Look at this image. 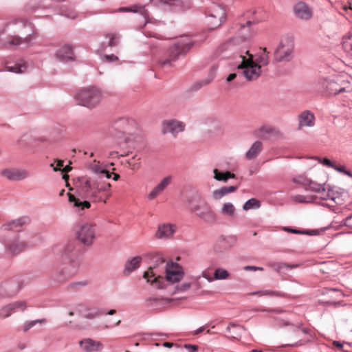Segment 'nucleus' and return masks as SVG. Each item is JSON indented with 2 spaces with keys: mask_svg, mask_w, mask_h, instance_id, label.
Listing matches in <instances>:
<instances>
[{
  "mask_svg": "<svg viewBox=\"0 0 352 352\" xmlns=\"http://www.w3.org/2000/svg\"><path fill=\"white\" fill-rule=\"evenodd\" d=\"M79 250L74 242H70L65 247L60 261L54 266L50 274V278L56 285L65 284L78 272L80 261Z\"/></svg>",
  "mask_w": 352,
  "mask_h": 352,
  "instance_id": "nucleus-1",
  "label": "nucleus"
},
{
  "mask_svg": "<svg viewBox=\"0 0 352 352\" xmlns=\"http://www.w3.org/2000/svg\"><path fill=\"white\" fill-rule=\"evenodd\" d=\"M37 36L32 24L26 19H14L0 32V43L5 47L25 45L30 46Z\"/></svg>",
  "mask_w": 352,
  "mask_h": 352,
  "instance_id": "nucleus-2",
  "label": "nucleus"
},
{
  "mask_svg": "<svg viewBox=\"0 0 352 352\" xmlns=\"http://www.w3.org/2000/svg\"><path fill=\"white\" fill-rule=\"evenodd\" d=\"M226 45L227 49L239 46V56L242 59L241 64L237 67L239 75L243 76L248 81L255 80L261 76V65L253 60V56L249 53L247 38H234L229 41Z\"/></svg>",
  "mask_w": 352,
  "mask_h": 352,
  "instance_id": "nucleus-3",
  "label": "nucleus"
},
{
  "mask_svg": "<svg viewBox=\"0 0 352 352\" xmlns=\"http://www.w3.org/2000/svg\"><path fill=\"white\" fill-rule=\"evenodd\" d=\"M194 45V41L187 36H183L176 39L167 50L164 57L162 58L159 63L163 67H172L174 63L182 56L186 53Z\"/></svg>",
  "mask_w": 352,
  "mask_h": 352,
  "instance_id": "nucleus-4",
  "label": "nucleus"
},
{
  "mask_svg": "<svg viewBox=\"0 0 352 352\" xmlns=\"http://www.w3.org/2000/svg\"><path fill=\"white\" fill-rule=\"evenodd\" d=\"M111 185L102 179H85L82 182V189L89 197L96 202L106 203L111 196Z\"/></svg>",
  "mask_w": 352,
  "mask_h": 352,
  "instance_id": "nucleus-5",
  "label": "nucleus"
},
{
  "mask_svg": "<svg viewBox=\"0 0 352 352\" xmlns=\"http://www.w3.org/2000/svg\"><path fill=\"white\" fill-rule=\"evenodd\" d=\"M188 206L192 212L206 222L213 223L216 215L209 204L197 192H193L188 198Z\"/></svg>",
  "mask_w": 352,
  "mask_h": 352,
  "instance_id": "nucleus-6",
  "label": "nucleus"
},
{
  "mask_svg": "<svg viewBox=\"0 0 352 352\" xmlns=\"http://www.w3.org/2000/svg\"><path fill=\"white\" fill-rule=\"evenodd\" d=\"M320 83L331 95L352 93V78L346 74L335 75L323 78Z\"/></svg>",
  "mask_w": 352,
  "mask_h": 352,
  "instance_id": "nucleus-7",
  "label": "nucleus"
},
{
  "mask_svg": "<svg viewBox=\"0 0 352 352\" xmlns=\"http://www.w3.org/2000/svg\"><path fill=\"white\" fill-rule=\"evenodd\" d=\"M153 261V265L144 272L143 277L146 279L147 282L155 285L157 288H163L164 278L161 275V272L162 271V267L166 264V261L163 255L160 253L154 255Z\"/></svg>",
  "mask_w": 352,
  "mask_h": 352,
  "instance_id": "nucleus-8",
  "label": "nucleus"
},
{
  "mask_svg": "<svg viewBox=\"0 0 352 352\" xmlns=\"http://www.w3.org/2000/svg\"><path fill=\"white\" fill-rule=\"evenodd\" d=\"M294 38L292 36H283L274 52V60L278 63L289 62L294 57Z\"/></svg>",
  "mask_w": 352,
  "mask_h": 352,
  "instance_id": "nucleus-9",
  "label": "nucleus"
},
{
  "mask_svg": "<svg viewBox=\"0 0 352 352\" xmlns=\"http://www.w3.org/2000/svg\"><path fill=\"white\" fill-rule=\"evenodd\" d=\"M75 99L78 104L92 109L100 102L102 94L99 89L88 87L78 91L75 96Z\"/></svg>",
  "mask_w": 352,
  "mask_h": 352,
  "instance_id": "nucleus-10",
  "label": "nucleus"
},
{
  "mask_svg": "<svg viewBox=\"0 0 352 352\" xmlns=\"http://www.w3.org/2000/svg\"><path fill=\"white\" fill-rule=\"evenodd\" d=\"M78 239L85 245L90 246L96 237V226L92 223L82 224L76 232Z\"/></svg>",
  "mask_w": 352,
  "mask_h": 352,
  "instance_id": "nucleus-11",
  "label": "nucleus"
},
{
  "mask_svg": "<svg viewBox=\"0 0 352 352\" xmlns=\"http://www.w3.org/2000/svg\"><path fill=\"white\" fill-rule=\"evenodd\" d=\"M161 274H165V279L170 283L181 280L184 276V271L179 264L173 261L167 262L162 267Z\"/></svg>",
  "mask_w": 352,
  "mask_h": 352,
  "instance_id": "nucleus-12",
  "label": "nucleus"
},
{
  "mask_svg": "<svg viewBox=\"0 0 352 352\" xmlns=\"http://www.w3.org/2000/svg\"><path fill=\"white\" fill-rule=\"evenodd\" d=\"M23 283L19 276L9 278L1 283L0 286V294L5 297L15 296L23 287Z\"/></svg>",
  "mask_w": 352,
  "mask_h": 352,
  "instance_id": "nucleus-13",
  "label": "nucleus"
},
{
  "mask_svg": "<svg viewBox=\"0 0 352 352\" xmlns=\"http://www.w3.org/2000/svg\"><path fill=\"white\" fill-rule=\"evenodd\" d=\"M134 126L135 122L126 118H122L116 123L115 131H116L113 135L118 138L119 144L129 141V138L126 135L130 134Z\"/></svg>",
  "mask_w": 352,
  "mask_h": 352,
  "instance_id": "nucleus-14",
  "label": "nucleus"
},
{
  "mask_svg": "<svg viewBox=\"0 0 352 352\" xmlns=\"http://www.w3.org/2000/svg\"><path fill=\"white\" fill-rule=\"evenodd\" d=\"M208 23L211 28L219 27L226 19V11L219 5L213 4L208 11Z\"/></svg>",
  "mask_w": 352,
  "mask_h": 352,
  "instance_id": "nucleus-15",
  "label": "nucleus"
},
{
  "mask_svg": "<svg viewBox=\"0 0 352 352\" xmlns=\"http://www.w3.org/2000/svg\"><path fill=\"white\" fill-rule=\"evenodd\" d=\"M293 11L296 17L302 21H309L314 15L313 8L302 1L295 3Z\"/></svg>",
  "mask_w": 352,
  "mask_h": 352,
  "instance_id": "nucleus-16",
  "label": "nucleus"
},
{
  "mask_svg": "<svg viewBox=\"0 0 352 352\" xmlns=\"http://www.w3.org/2000/svg\"><path fill=\"white\" fill-rule=\"evenodd\" d=\"M1 175L11 181H21L30 176V173L26 169L6 168L1 170Z\"/></svg>",
  "mask_w": 352,
  "mask_h": 352,
  "instance_id": "nucleus-17",
  "label": "nucleus"
},
{
  "mask_svg": "<svg viewBox=\"0 0 352 352\" xmlns=\"http://www.w3.org/2000/svg\"><path fill=\"white\" fill-rule=\"evenodd\" d=\"M185 124L176 120H165L162 123V132L164 133H170L176 136L178 133L184 130Z\"/></svg>",
  "mask_w": 352,
  "mask_h": 352,
  "instance_id": "nucleus-18",
  "label": "nucleus"
},
{
  "mask_svg": "<svg viewBox=\"0 0 352 352\" xmlns=\"http://www.w3.org/2000/svg\"><path fill=\"white\" fill-rule=\"evenodd\" d=\"M172 177L167 176L164 177L152 190L148 194L147 199L150 201L155 199L161 195L166 187L170 184Z\"/></svg>",
  "mask_w": 352,
  "mask_h": 352,
  "instance_id": "nucleus-19",
  "label": "nucleus"
},
{
  "mask_svg": "<svg viewBox=\"0 0 352 352\" xmlns=\"http://www.w3.org/2000/svg\"><path fill=\"white\" fill-rule=\"evenodd\" d=\"M177 228L175 224L164 223L160 225L156 231L155 236L157 239L169 238L175 234Z\"/></svg>",
  "mask_w": 352,
  "mask_h": 352,
  "instance_id": "nucleus-20",
  "label": "nucleus"
},
{
  "mask_svg": "<svg viewBox=\"0 0 352 352\" xmlns=\"http://www.w3.org/2000/svg\"><path fill=\"white\" fill-rule=\"evenodd\" d=\"M26 246L27 244L24 241L19 240H14L6 244L7 253L12 256L21 253L26 248Z\"/></svg>",
  "mask_w": 352,
  "mask_h": 352,
  "instance_id": "nucleus-21",
  "label": "nucleus"
},
{
  "mask_svg": "<svg viewBox=\"0 0 352 352\" xmlns=\"http://www.w3.org/2000/svg\"><path fill=\"white\" fill-rule=\"evenodd\" d=\"M142 258L140 256H136L127 260L124 265V274L129 275L132 272L140 267Z\"/></svg>",
  "mask_w": 352,
  "mask_h": 352,
  "instance_id": "nucleus-22",
  "label": "nucleus"
},
{
  "mask_svg": "<svg viewBox=\"0 0 352 352\" xmlns=\"http://www.w3.org/2000/svg\"><path fill=\"white\" fill-rule=\"evenodd\" d=\"M26 223L27 221L25 218H20L3 223L1 226V230L3 231H19L20 228Z\"/></svg>",
  "mask_w": 352,
  "mask_h": 352,
  "instance_id": "nucleus-23",
  "label": "nucleus"
},
{
  "mask_svg": "<svg viewBox=\"0 0 352 352\" xmlns=\"http://www.w3.org/2000/svg\"><path fill=\"white\" fill-rule=\"evenodd\" d=\"M56 57L63 61H67L74 59V54L71 46L65 45L61 47L56 52Z\"/></svg>",
  "mask_w": 352,
  "mask_h": 352,
  "instance_id": "nucleus-24",
  "label": "nucleus"
},
{
  "mask_svg": "<svg viewBox=\"0 0 352 352\" xmlns=\"http://www.w3.org/2000/svg\"><path fill=\"white\" fill-rule=\"evenodd\" d=\"M80 346L87 352H94L100 350L102 348V344L100 342L95 341L91 339H86L80 341Z\"/></svg>",
  "mask_w": 352,
  "mask_h": 352,
  "instance_id": "nucleus-25",
  "label": "nucleus"
},
{
  "mask_svg": "<svg viewBox=\"0 0 352 352\" xmlns=\"http://www.w3.org/2000/svg\"><path fill=\"white\" fill-rule=\"evenodd\" d=\"M297 182L305 186L307 189L310 190L311 191L318 192L322 188V186L320 184H318L310 179L305 177H299L297 179Z\"/></svg>",
  "mask_w": 352,
  "mask_h": 352,
  "instance_id": "nucleus-26",
  "label": "nucleus"
},
{
  "mask_svg": "<svg viewBox=\"0 0 352 352\" xmlns=\"http://www.w3.org/2000/svg\"><path fill=\"white\" fill-rule=\"evenodd\" d=\"M298 118L299 128L302 126H312L314 124V116L309 111H303L299 115Z\"/></svg>",
  "mask_w": 352,
  "mask_h": 352,
  "instance_id": "nucleus-27",
  "label": "nucleus"
},
{
  "mask_svg": "<svg viewBox=\"0 0 352 352\" xmlns=\"http://www.w3.org/2000/svg\"><path fill=\"white\" fill-rule=\"evenodd\" d=\"M151 1L156 6L167 4L169 6L189 7L190 3V0H151Z\"/></svg>",
  "mask_w": 352,
  "mask_h": 352,
  "instance_id": "nucleus-28",
  "label": "nucleus"
},
{
  "mask_svg": "<svg viewBox=\"0 0 352 352\" xmlns=\"http://www.w3.org/2000/svg\"><path fill=\"white\" fill-rule=\"evenodd\" d=\"M237 186H225L219 189H217L212 192V197L214 200H219L229 193L236 191Z\"/></svg>",
  "mask_w": 352,
  "mask_h": 352,
  "instance_id": "nucleus-29",
  "label": "nucleus"
},
{
  "mask_svg": "<svg viewBox=\"0 0 352 352\" xmlns=\"http://www.w3.org/2000/svg\"><path fill=\"white\" fill-rule=\"evenodd\" d=\"M120 11L122 12H133L135 13H139L142 17L146 21L148 13L146 10L144 6H139V5H133L130 7H123L120 8Z\"/></svg>",
  "mask_w": 352,
  "mask_h": 352,
  "instance_id": "nucleus-30",
  "label": "nucleus"
},
{
  "mask_svg": "<svg viewBox=\"0 0 352 352\" xmlns=\"http://www.w3.org/2000/svg\"><path fill=\"white\" fill-rule=\"evenodd\" d=\"M68 198L69 201L73 204V206L79 210H82L85 208H89L91 206V204L88 201H81L79 199H77L74 195L71 193H68Z\"/></svg>",
  "mask_w": 352,
  "mask_h": 352,
  "instance_id": "nucleus-31",
  "label": "nucleus"
},
{
  "mask_svg": "<svg viewBox=\"0 0 352 352\" xmlns=\"http://www.w3.org/2000/svg\"><path fill=\"white\" fill-rule=\"evenodd\" d=\"M262 147V142L261 141H256L245 153V157L248 160L255 158L261 151Z\"/></svg>",
  "mask_w": 352,
  "mask_h": 352,
  "instance_id": "nucleus-32",
  "label": "nucleus"
},
{
  "mask_svg": "<svg viewBox=\"0 0 352 352\" xmlns=\"http://www.w3.org/2000/svg\"><path fill=\"white\" fill-rule=\"evenodd\" d=\"M214 178L217 181L226 182L230 178H235V175L229 171L220 172L218 169L215 168L213 170Z\"/></svg>",
  "mask_w": 352,
  "mask_h": 352,
  "instance_id": "nucleus-33",
  "label": "nucleus"
},
{
  "mask_svg": "<svg viewBox=\"0 0 352 352\" xmlns=\"http://www.w3.org/2000/svg\"><path fill=\"white\" fill-rule=\"evenodd\" d=\"M79 309V312L81 315L87 318H94L100 315V311L98 309H89L85 307H81Z\"/></svg>",
  "mask_w": 352,
  "mask_h": 352,
  "instance_id": "nucleus-34",
  "label": "nucleus"
},
{
  "mask_svg": "<svg viewBox=\"0 0 352 352\" xmlns=\"http://www.w3.org/2000/svg\"><path fill=\"white\" fill-rule=\"evenodd\" d=\"M317 193L318 195L314 197V199L317 198L322 200L333 199L332 197V192H331L329 190H327L324 185L322 186V188Z\"/></svg>",
  "mask_w": 352,
  "mask_h": 352,
  "instance_id": "nucleus-35",
  "label": "nucleus"
},
{
  "mask_svg": "<svg viewBox=\"0 0 352 352\" xmlns=\"http://www.w3.org/2000/svg\"><path fill=\"white\" fill-rule=\"evenodd\" d=\"M14 312L11 303L3 305L0 308V318L4 319L8 318Z\"/></svg>",
  "mask_w": 352,
  "mask_h": 352,
  "instance_id": "nucleus-36",
  "label": "nucleus"
},
{
  "mask_svg": "<svg viewBox=\"0 0 352 352\" xmlns=\"http://www.w3.org/2000/svg\"><path fill=\"white\" fill-rule=\"evenodd\" d=\"M342 47L346 53L352 56V35L343 38Z\"/></svg>",
  "mask_w": 352,
  "mask_h": 352,
  "instance_id": "nucleus-37",
  "label": "nucleus"
},
{
  "mask_svg": "<svg viewBox=\"0 0 352 352\" xmlns=\"http://www.w3.org/2000/svg\"><path fill=\"white\" fill-rule=\"evenodd\" d=\"M261 203L260 201L254 198L250 199L248 200L243 205V209L244 210H249L251 209H256L260 208Z\"/></svg>",
  "mask_w": 352,
  "mask_h": 352,
  "instance_id": "nucleus-38",
  "label": "nucleus"
},
{
  "mask_svg": "<svg viewBox=\"0 0 352 352\" xmlns=\"http://www.w3.org/2000/svg\"><path fill=\"white\" fill-rule=\"evenodd\" d=\"M250 295H257L258 296H282L283 294L277 291L273 290H261L256 292L251 293Z\"/></svg>",
  "mask_w": 352,
  "mask_h": 352,
  "instance_id": "nucleus-39",
  "label": "nucleus"
},
{
  "mask_svg": "<svg viewBox=\"0 0 352 352\" xmlns=\"http://www.w3.org/2000/svg\"><path fill=\"white\" fill-rule=\"evenodd\" d=\"M269 52L267 51V49L263 48V53L256 59L254 61L258 65H267L269 63Z\"/></svg>",
  "mask_w": 352,
  "mask_h": 352,
  "instance_id": "nucleus-40",
  "label": "nucleus"
},
{
  "mask_svg": "<svg viewBox=\"0 0 352 352\" xmlns=\"http://www.w3.org/2000/svg\"><path fill=\"white\" fill-rule=\"evenodd\" d=\"M235 208L232 204L226 203L223 205L221 212L224 215L232 217L234 214Z\"/></svg>",
  "mask_w": 352,
  "mask_h": 352,
  "instance_id": "nucleus-41",
  "label": "nucleus"
},
{
  "mask_svg": "<svg viewBox=\"0 0 352 352\" xmlns=\"http://www.w3.org/2000/svg\"><path fill=\"white\" fill-rule=\"evenodd\" d=\"M129 167L133 170H138L140 168V157L134 156L129 159L127 162Z\"/></svg>",
  "mask_w": 352,
  "mask_h": 352,
  "instance_id": "nucleus-42",
  "label": "nucleus"
},
{
  "mask_svg": "<svg viewBox=\"0 0 352 352\" xmlns=\"http://www.w3.org/2000/svg\"><path fill=\"white\" fill-rule=\"evenodd\" d=\"M293 200L298 203H310L314 201V196L295 195L292 197Z\"/></svg>",
  "mask_w": 352,
  "mask_h": 352,
  "instance_id": "nucleus-43",
  "label": "nucleus"
},
{
  "mask_svg": "<svg viewBox=\"0 0 352 352\" xmlns=\"http://www.w3.org/2000/svg\"><path fill=\"white\" fill-rule=\"evenodd\" d=\"M229 276V273L223 269H217L214 273V280L226 279Z\"/></svg>",
  "mask_w": 352,
  "mask_h": 352,
  "instance_id": "nucleus-44",
  "label": "nucleus"
},
{
  "mask_svg": "<svg viewBox=\"0 0 352 352\" xmlns=\"http://www.w3.org/2000/svg\"><path fill=\"white\" fill-rule=\"evenodd\" d=\"M106 37L109 38V46L113 47L118 45L120 38L118 34L109 33L106 35Z\"/></svg>",
  "mask_w": 352,
  "mask_h": 352,
  "instance_id": "nucleus-45",
  "label": "nucleus"
},
{
  "mask_svg": "<svg viewBox=\"0 0 352 352\" xmlns=\"http://www.w3.org/2000/svg\"><path fill=\"white\" fill-rule=\"evenodd\" d=\"M11 305L14 311L16 310L23 311L27 307L26 302L25 301H14L11 302Z\"/></svg>",
  "mask_w": 352,
  "mask_h": 352,
  "instance_id": "nucleus-46",
  "label": "nucleus"
},
{
  "mask_svg": "<svg viewBox=\"0 0 352 352\" xmlns=\"http://www.w3.org/2000/svg\"><path fill=\"white\" fill-rule=\"evenodd\" d=\"M25 69V65H16L14 66H6V69L8 72H12L14 73H22L24 72V69Z\"/></svg>",
  "mask_w": 352,
  "mask_h": 352,
  "instance_id": "nucleus-47",
  "label": "nucleus"
},
{
  "mask_svg": "<svg viewBox=\"0 0 352 352\" xmlns=\"http://www.w3.org/2000/svg\"><path fill=\"white\" fill-rule=\"evenodd\" d=\"M283 230L285 232L292 233V234H309L308 231L300 230L294 228H291L289 227H283Z\"/></svg>",
  "mask_w": 352,
  "mask_h": 352,
  "instance_id": "nucleus-48",
  "label": "nucleus"
},
{
  "mask_svg": "<svg viewBox=\"0 0 352 352\" xmlns=\"http://www.w3.org/2000/svg\"><path fill=\"white\" fill-rule=\"evenodd\" d=\"M45 322V320H36L30 322H28L24 324L23 331H28L30 329L33 327L36 323H41Z\"/></svg>",
  "mask_w": 352,
  "mask_h": 352,
  "instance_id": "nucleus-49",
  "label": "nucleus"
},
{
  "mask_svg": "<svg viewBox=\"0 0 352 352\" xmlns=\"http://www.w3.org/2000/svg\"><path fill=\"white\" fill-rule=\"evenodd\" d=\"M333 168H334L335 170H336L337 171L341 173H344L345 175H347L349 176H351V173L350 171L347 170L345 169V167L343 166H336L334 165V167H332Z\"/></svg>",
  "mask_w": 352,
  "mask_h": 352,
  "instance_id": "nucleus-50",
  "label": "nucleus"
},
{
  "mask_svg": "<svg viewBox=\"0 0 352 352\" xmlns=\"http://www.w3.org/2000/svg\"><path fill=\"white\" fill-rule=\"evenodd\" d=\"M202 276L210 282L213 281L214 280V276H211L210 273L208 270L204 271L202 273Z\"/></svg>",
  "mask_w": 352,
  "mask_h": 352,
  "instance_id": "nucleus-51",
  "label": "nucleus"
},
{
  "mask_svg": "<svg viewBox=\"0 0 352 352\" xmlns=\"http://www.w3.org/2000/svg\"><path fill=\"white\" fill-rule=\"evenodd\" d=\"M343 223L346 226L349 228H352V214L349 217H347L343 220Z\"/></svg>",
  "mask_w": 352,
  "mask_h": 352,
  "instance_id": "nucleus-52",
  "label": "nucleus"
},
{
  "mask_svg": "<svg viewBox=\"0 0 352 352\" xmlns=\"http://www.w3.org/2000/svg\"><path fill=\"white\" fill-rule=\"evenodd\" d=\"M321 163L328 167H334V164L332 163V162L327 158H324L322 161H321Z\"/></svg>",
  "mask_w": 352,
  "mask_h": 352,
  "instance_id": "nucleus-53",
  "label": "nucleus"
},
{
  "mask_svg": "<svg viewBox=\"0 0 352 352\" xmlns=\"http://www.w3.org/2000/svg\"><path fill=\"white\" fill-rule=\"evenodd\" d=\"M56 163H57L56 166L54 167V171L60 170H61L60 168L63 166L64 162L61 160H57Z\"/></svg>",
  "mask_w": 352,
  "mask_h": 352,
  "instance_id": "nucleus-54",
  "label": "nucleus"
},
{
  "mask_svg": "<svg viewBox=\"0 0 352 352\" xmlns=\"http://www.w3.org/2000/svg\"><path fill=\"white\" fill-rule=\"evenodd\" d=\"M237 76H241V75H239V70H238L237 74L236 73L230 74L227 78V81L230 82V81L233 80L234 79H235Z\"/></svg>",
  "mask_w": 352,
  "mask_h": 352,
  "instance_id": "nucleus-55",
  "label": "nucleus"
},
{
  "mask_svg": "<svg viewBox=\"0 0 352 352\" xmlns=\"http://www.w3.org/2000/svg\"><path fill=\"white\" fill-rule=\"evenodd\" d=\"M244 270H246V271H249V270H253V271L260 270V271H263V267H255V266H249V265L244 267Z\"/></svg>",
  "mask_w": 352,
  "mask_h": 352,
  "instance_id": "nucleus-56",
  "label": "nucleus"
},
{
  "mask_svg": "<svg viewBox=\"0 0 352 352\" xmlns=\"http://www.w3.org/2000/svg\"><path fill=\"white\" fill-rule=\"evenodd\" d=\"M185 347L189 350V352H197L198 346L196 345L186 344Z\"/></svg>",
  "mask_w": 352,
  "mask_h": 352,
  "instance_id": "nucleus-57",
  "label": "nucleus"
},
{
  "mask_svg": "<svg viewBox=\"0 0 352 352\" xmlns=\"http://www.w3.org/2000/svg\"><path fill=\"white\" fill-rule=\"evenodd\" d=\"M104 58L107 60V61H116V60H118V58L115 56V55H107L104 56Z\"/></svg>",
  "mask_w": 352,
  "mask_h": 352,
  "instance_id": "nucleus-58",
  "label": "nucleus"
},
{
  "mask_svg": "<svg viewBox=\"0 0 352 352\" xmlns=\"http://www.w3.org/2000/svg\"><path fill=\"white\" fill-rule=\"evenodd\" d=\"M100 173L102 175H104L106 177V178H108V179L110 178L111 176V173L109 171L107 170H101Z\"/></svg>",
  "mask_w": 352,
  "mask_h": 352,
  "instance_id": "nucleus-59",
  "label": "nucleus"
},
{
  "mask_svg": "<svg viewBox=\"0 0 352 352\" xmlns=\"http://www.w3.org/2000/svg\"><path fill=\"white\" fill-rule=\"evenodd\" d=\"M231 327H237V328H239V329H244L243 327L239 326V325H236V324H230L228 326V327H227L226 330H227L228 331H230V328H231Z\"/></svg>",
  "mask_w": 352,
  "mask_h": 352,
  "instance_id": "nucleus-60",
  "label": "nucleus"
},
{
  "mask_svg": "<svg viewBox=\"0 0 352 352\" xmlns=\"http://www.w3.org/2000/svg\"><path fill=\"white\" fill-rule=\"evenodd\" d=\"M71 170H72V167L69 165H67V166H65L63 169H61L60 170L63 173H67L68 172L71 171Z\"/></svg>",
  "mask_w": 352,
  "mask_h": 352,
  "instance_id": "nucleus-61",
  "label": "nucleus"
},
{
  "mask_svg": "<svg viewBox=\"0 0 352 352\" xmlns=\"http://www.w3.org/2000/svg\"><path fill=\"white\" fill-rule=\"evenodd\" d=\"M74 285H77V286H86L87 285V282L86 281H81V282H77V283H75L73 284Z\"/></svg>",
  "mask_w": 352,
  "mask_h": 352,
  "instance_id": "nucleus-62",
  "label": "nucleus"
},
{
  "mask_svg": "<svg viewBox=\"0 0 352 352\" xmlns=\"http://www.w3.org/2000/svg\"><path fill=\"white\" fill-rule=\"evenodd\" d=\"M213 78H214V76H211L209 79L204 80L203 84L204 85L209 84L213 80Z\"/></svg>",
  "mask_w": 352,
  "mask_h": 352,
  "instance_id": "nucleus-63",
  "label": "nucleus"
},
{
  "mask_svg": "<svg viewBox=\"0 0 352 352\" xmlns=\"http://www.w3.org/2000/svg\"><path fill=\"white\" fill-rule=\"evenodd\" d=\"M333 345L336 346V347H338V349H342L343 346L342 344L338 341H334Z\"/></svg>",
  "mask_w": 352,
  "mask_h": 352,
  "instance_id": "nucleus-64",
  "label": "nucleus"
}]
</instances>
